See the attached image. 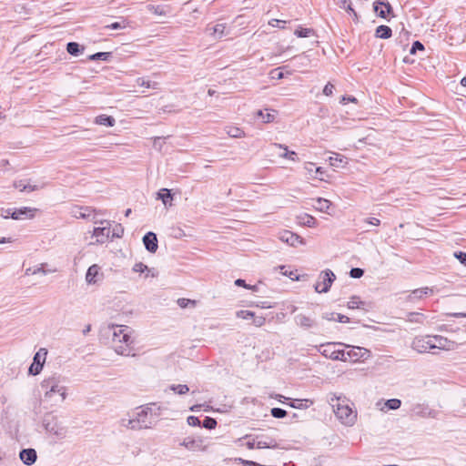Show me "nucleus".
Listing matches in <instances>:
<instances>
[{
	"instance_id": "e433bc0d",
	"label": "nucleus",
	"mask_w": 466,
	"mask_h": 466,
	"mask_svg": "<svg viewBox=\"0 0 466 466\" xmlns=\"http://www.w3.org/2000/svg\"><path fill=\"white\" fill-rule=\"evenodd\" d=\"M334 157H329V163L331 167H340L344 163V157L339 154H334Z\"/></svg>"
},
{
	"instance_id": "f8f14e48",
	"label": "nucleus",
	"mask_w": 466,
	"mask_h": 466,
	"mask_svg": "<svg viewBox=\"0 0 466 466\" xmlns=\"http://www.w3.org/2000/svg\"><path fill=\"white\" fill-rule=\"evenodd\" d=\"M348 360L358 361L359 360H367L370 357V351L362 347H351L349 351H345Z\"/></svg>"
},
{
	"instance_id": "4d7b16f0",
	"label": "nucleus",
	"mask_w": 466,
	"mask_h": 466,
	"mask_svg": "<svg viewBox=\"0 0 466 466\" xmlns=\"http://www.w3.org/2000/svg\"><path fill=\"white\" fill-rule=\"evenodd\" d=\"M285 24H286V21L279 20V19H272L268 22L269 25H271L273 27H280V28H283Z\"/></svg>"
},
{
	"instance_id": "a878e982",
	"label": "nucleus",
	"mask_w": 466,
	"mask_h": 466,
	"mask_svg": "<svg viewBox=\"0 0 466 466\" xmlns=\"http://www.w3.org/2000/svg\"><path fill=\"white\" fill-rule=\"evenodd\" d=\"M43 363L40 361V352H37L34 357V362L29 368V372L33 375L38 374L43 369Z\"/></svg>"
},
{
	"instance_id": "052dcab7",
	"label": "nucleus",
	"mask_w": 466,
	"mask_h": 466,
	"mask_svg": "<svg viewBox=\"0 0 466 466\" xmlns=\"http://www.w3.org/2000/svg\"><path fill=\"white\" fill-rule=\"evenodd\" d=\"M123 232V228L118 225L113 231L111 230V238H121Z\"/></svg>"
},
{
	"instance_id": "2eb2a0df",
	"label": "nucleus",
	"mask_w": 466,
	"mask_h": 466,
	"mask_svg": "<svg viewBox=\"0 0 466 466\" xmlns=\"http://www.w3.org/2000/svg\"><path fill=\"white\" fill-rule=\"evenodd\" d=\"M36 208L23 207L20 208H15L12 213V218L15 220L33 218L35 215Z\"/></svg>"
},
{
	"instance_id": "aec40b11",
	"label": "nucleus",
	"mask_w": 466,
	"mask_h": 466,
	"mask_svg": "<svg viewBox=\"0 0 466 466\" xmlns=\"http://www.w3.org/2000/svg\"><path fill=\"white\" fill-rule=\"evenodd\" d=\"M257 439V449H276L278 448L277 441L271 437H256Z\"/></svg>"
},
{
	"instance_id": "69168bd1",
	"label": "nucleus",
	"mask_w": 466,
	"mask_h": 466,
	"mask_svg": "<svg viewBox=\"0 0 466 466\" xmlns=\"http://www.w3.org/2000/svg\"><path fill=\"white\" fill-rule=\"evenodd\" d=\"M270 75L273 79H282L284 77V74L279 69L272 70Z\"/></svg>"
},
{
	"instance_id": "39448f33",
	"label": "nucleus",
	"mask_w": 466,
	"mask_h": 466,
	"mask_svg": "<svg viewBox=\"0 0 466 466\" xmlns=\"http://www.w3.org/2000/svg\"><path fill=\"white\" fill-rule=\"evenodd\" d=\"M154 407L155 404H147L135 413L134 416L143 429H150L155 423V417L159 415V408Z\"/></svg>"
},
{
	"instance_id": "49530a36",
	"label": "nucleus",
	"mask_w": 466,
	"mask_h": 466,
	"mask_svg": "<svg viewBox=\"0 0 466 466\" xmlns=\"http://www.w3.org/2000/svg\"><path fill=\"white\" fill-rule=\"evenodd\" d=\"M237 317L243 319H252V318H254V312L250 310H239L237 312Z\"/></svg>"
},
{
	"instance_id": "58836bf2",
	"label": "nucleus",
	"mask_w": 466,
	"mask_h": 466,
	"mask_svg": "<svg viewBox=\"0 0 466 466\" xmlns=\"http://www.w3.org/2000/svg\"><path fill=\"white\" fill-rule=\"evenodd\" d=\"M169 389L178 395H185L189 391V388L186 384L171 385Z\"/></svg>"
},
{
	"instance_id": "ddd939ff",
	"label": "nucleus",
	"mask_w": 466,
	"mask_h": 466,
	"mask_svg": "<svg viewBox=\"0 0 466 466\" xmlns=\"http://www.w3.org/2000/svg\"><path fill=\"white\" fill-rule=\"evenodd\" d=\"M412 414L420 418H436L438 411L431 409L429 406L421 403L415 404L412 407Z\"/></svg>"
},
{
	"instance_id": "6ab92c4d",
	"label": "nucleus",
	"mask_w": 466,
	"mask_h": 466,
	"mask_svg": "<svg viewBox=\"0 0 466 466\" xmlns=\"http://www.w3.org/2000/svg\"><path fill=\"white\" fill-rule=\"evenodd\" d=\"M294 320L298 326H299L305 329L313 328L316 325V321L313 318H311L310 316L304 315V314L296 315L294 318Z\"/></svg>"
},
{
	"instance_id": "f704fd0d",
	"label": "nucleus",
	"mask_w": 466,
	"mask_h": 466,
	"mask_svg": "<svg viewBox=\"0 0 466 466\" xmlns=\"http://www.w3.org/2000/svg\"><path fill=\"white\" fill-rule=\"evenodd\" d=\"M122 425L127 429L135 431H139L143 429L142 427H140V424L138 423L135 416L132 419L122 420Z\"/></svg>"
},
{
	"instance_id": "423d86ee",
	"label": "nucleus",
	"mask_w": 466,
	"mask_h": 466,
	"mask_svg": "<svg viewBox=\"0 0 466 466\" xmlns=\"http://www.w3.org/2000/svg\"><path fill=\"white\" fill-rule=\"evenodd\" d=\"M44 427L46 431L55 436L57 440H64L67 437L68 429L56 417H46L44 419Z\"/></svg>"
},
{
	"instance_id": "4c0bfd02",
	"label": "nucleus",
	"mask_w": 466,
	"mask_h": 466,
	"mask_svg": "<svg viewBox=\"0 0 466 466\" xmlns=\"http://www.w3.org/2000/svg\"><path fill=\"white\" fill-rule=\"evenodd\" d=\"M257 117L261 118L263 123H270L275 119V115L269 112L265 113L262 110H258L256 113Z\"/></svg>"
},
{
	"instance_id": "8fccbe9b",
	"label": "nucleus",
	"mask_w": 466,
	"mask_h": 466,
	"mask_svg": "<svg viewBox=\"0 0 466 466\" xmlns=\"http://www.w3.org/2000/svg\"><path fill=\"white\" fill-rule=\"evenodd\" d=\"M363 274H364L363 269H361L360 268H353L350 271V275L353 279H360V277L363 276Z\"/></svg>"
},
{
	"instance_id": "c9c22d12",
	"label": "nucleus",
	"mask_w": 466,
	"mask_h": 466,
	"mask_svg": "<svg viewBox=\"0 0 466 466\" xmlns=\"http://www.w3.org/2000/svg\"><path fill=\"white\" fill-rule=\"evenodd\" d=\"M211 29H212V35L216 38H221L224 35H226V34H225L226 25L225 24H218V25H214Z\"/></svg>"
},
{
	"instance_id": "13d9d810",
	"label": "nucleus",
	"mask_w": 466,
	"mask_h": 466,
	"mask_svg": "<svg viewBox=\"0 0 466 466\" xmlns=\"http://www.w3.org/2000/svg\"><path fill=\"white\" fill-rule=\"evenodd\" d=\"M252 320H253V324L257 327H261L264 325L266 319L264 317L262 316H255L254 315V318H252Z\"/></svg>"
},
{
	"instance_id": "b1692460",
	"label": "nucleus",
	"mask_w": 466,
	"mask_h": 466,
	"mask_svg": "<svg viewBox=\"0 0 466 466\" xmlns=\"http://www.w3.org/2000/svg\"><path fill=\"white\" fill-rule=\"evenodd\" d=\"M426 317L420 312H409L406 314L405 320L410 323L422 324Z\"/></svg>"
},
{
	"instance_id": "4be33fe9",
	"label": "nucleus",
	"mask_w": 466,
	"mask_h": 466,
	"mask_svg": "<svg viewBox=\"0 0 466 466\" xmlns=\"http://www.w3.org/2000/svg\"><path fill=\"white\" fill-rule=\"evenodd\" d=\"M432 289L430 288L417 289H414L408 297L407 300L410 302H414L416 299H420L424 295L428 293H432Z\"/></svg>"
},
{
	"instance_id": "603ef678",
	"label": "nucleus",
	"mask_w": 466,
	"mask_h": 466,
	"mask_svg": "<svg viewBox=\"0 0 466 466\" xmlns=\"http://www.w3.org/2000/svg\"><path fill=\"white\" fill-rule=\"evenodd\" d=\"M133 270L135 272L144 273L145 271L148 270V268L147 265L143 264L142 262H139L134 265Z\"/></svg>"
},
{
	"instance_id": "de8ad7c7",
	"label": "nucleus",
	"mask_w": 466,
	"mask_h": 466,
	"mask_svg": "<svg viewBox=\"0 0 466 466\" xmlns=\"http://www.w3.org/2000/svg\"><path fill=\"white\" fill-rule=\"evenodd\" d=\"M312 33V29L309 28H299L295 31V35L298 37H309Z\"/></svg>"
},
{
	"instance_id": "7ed1b4c3",
	"label": "nucleus",
	"mask_w": 466,
	"mask_h": 466,
	"mask_svg": "<svg viewBox=\"0 0 466 466\" xmlns=\"http://www.w3.org/2000/svg\"><path fill=\"white\" fill-rule=\"evenodd\" d=\"M454 342L440 335L416 336L411 342V349L418 353H435L433 350H451Z\"/></svg>"
},
{
	"instance_id": "6e6d98bb",
	"label": "nucleus",
	"mask_w": 466,
	"mask_h": 466,
	"mask_svg": "<svg viewBox=\"0 0 466 466\" xmlns=\"http://www.w3.org/2000/svg\"><path fill=\"white\" fill-rule=\"evenodd\" d=\"M454 257L464 266H466V253L458 251L454 253Z\"/></svg>"
},
{
	"instance_id": "3c124183",
	"label": "nucleus",
	"mask_w": 466,
	"mask_h": 466,
	"mask_svg": "<svg viewBox=\"0 0 466 466\" xmlns=\"http://www.w3.org/2000/svg\"><path fill=\"white\" fill-rule=\"evenodd\" d=\"M316 219L315 218H313L312 216L310 215H305V218H304V221H303V224L305 226H308V227H310V228H313L316 226Z\"/></svg>"
},
{
	"instance_id": "f257e3e1",
	"label": "nucleus",
	"mask_w": 466,
	"mask_h": 466,
	"mask_svg": "<svg viewBox=\"0 0 466 466\" xmlns=\"http://www.w3.org/2000/svg\"><path fill=\"white\" fill-rule=\"evenodd\" d=\"M103 336L116 353L122 356H135L134 339L131 329L124 325L110 324L102 330Z\"/></svg>"
},
{
	"instance_id": "6e6552de",
	"label": "nucleus",
	"mask_w": 466,
	"mask_h": 466,
	"mask_svg": "<svg viewBox=\"0 0 466 466\" xmlns=\"http://www.w3.org/2000/svg\"><path fill=\"white\" fill-rule=\"evenodd\" d=\"M335 279L336 276L330 269L321 271L314 286L315 291L318 293H327Z\"/></svg>"
},
{
	"instance_id": "864d4df0",
	"label": "nucleus",
	"mask_w": 466,
	"mask_h": 466,
	"mask_svg": "<svg viewBox=\"0 0 466 466\" xmlns=\"http://www.w3.org/2000/svg\"><path fill=\"white\" fill-rule=\"evenodd\" d=\"M244 439H248V441L245 442V445L248 449L253 450L257 448V439L252 438L250 439L249 436H246Z\"/></svg>"
},
{
	"instance_id": "412c9836",
	"label": "nucleus",
	"mask_w": 466,
	"mask_h": 466,
	"mask_svg": "<svg viewBox=\"0 0 466 466\" xmlns=\"http://www.w3.org/2000/svg\"><path fill=\"white\" fill-rule=\"evenodd\" d=\"M44 184L41 185V186H38V185H30L29 183H25V180H19V181H15L14 183V187L15 188H17L20 192H31V191H35V190H39L41 188L44 187Z\"/></svg>"
},
{
	"instance_id": "09e8293b",
	"label": "nucleus",
	"mask_w": 466,
	"mask_h": 466,
	"mask_svg": "<svg viewBox=\"0 0 466 466\" xmlns=\"http://www.w3.org/2000/svg\"><path fill=\"white\" fill-rule=\"evenodd\" d=\"M314 163L312 162H307L305 163L304 165V168L306 169V171L308 172V174L311 177H314V178H317V176L315 174V169H314Z\"/></svg>"
},
{
	"instance_id": "c756f323",
	"label": "nucleus",
	"mask_w": 466,
	"mask_h": 466,
	"mask_svg": "<svg viewBox=\"0 0 466 466\" xmlns=\"http://www.w3.org/2000/svg\"><path fill=\"white\" fill-rule=\"evenodd\" d=\"M391 29L388 25H380L376 29L375 35L378 38L388 39L391 36Z\"/></svg>"
},
{
	"instance_id": "f03ea898",
	"label": "nucleus",
	"mask_w": 466,
	"mask_h": 466,
	"mask_svg": "<svg viewBox=\"0 0 466 466\" xmlns=\"http://www.w3.org/2000/svg\"><path fill=\"white\" fill-rule=\"evenodd\" d=\"M43 391L42 400L51 406H56L65 401L67 396V388L65 380L60 375H51L43 380L40 384Z\"/></svg>"
},
{
	"instance_id": "dca6fc26",
	"label": "nucleus",
	"mask_w": 466,
	"mask_h": 466,
	"mask_svg": "<svg viewBox=\"0 0 466 466\" xmlns=\"http://www.w3.org/2000/svg\"><path fill=\"white\" fill-rule=\"evenodd\" d=\"M19 458L24 464L31 466L36 461L37 454L35 449H23L19 453Z\"/></svg>"
},
{
	"instance_id": "5fc2aeb1",
	"label": "nucleus",
	"mask_w": 466,
	"mask_h": 466,
	"mask_svg": "<svg viewBox=\"0 0 466 466\" xmlns=\"http://www.w3.org/2000/svg\"><path fill=\"white\" fill-rule=\"evenodd\" d=\"M127 25L126 24L123 22V23H120V22H114L106 26V28H109V29H114V30H117V29H123V28H126Z\"/></svg>"
},
{
	"instance_id": "1a4fd4ad",
	"label": "nucleus",
	"mask_w": 466,
	"mask_h": 466,
	"mask_svg": "<svg viewBox=\"0 0 466 466\" xmlns=\"http://www.w3.org/2000/svg\"><path fill=\"white\" fill-rule=\"evenodd\" d=\"M318 350L328 359L333 360L348 361L345 351L343 350H337L335 343L321 344L318 348Z\"/></svg>"
},
{
	"instance_id": "9d476101",
	"label": "nucleus",
	"mask_w": 466,
	"mask_h": 466,
	"mask_svg": "<svg viewBox=\"0 0 466 466\" xmlns=\"http://www.w3.org/2000/svg\"><path fill=\"white\" fill-rule=\"evenodd\" d=\"M100 226L94 228L93 237L96 238V243H106L111 238V224L107 220L99 222Z\"/></svg>"
},
{
	"instance_id": "2f4dec72",
	"label": "nucleus",
	"mask_w": 466,
	"mask_h": 466,
	"mask_svg": "<svg viewBox=\"0 0 466 466\" xmlns=\"http://www.w3.org/2000/svg\"><path fill=\"white\" fill-rule=\"evenodd\" d=\"M323 318L328 320H335V321H339L341 323H348L350 321L349 317L339 314V313H333V312L324 314Z\"/></svg>"
},
{
	"instance_id": "bb28decb",
	"label": "nucleus",
	"mask_w": 466,
	"mask_h": 466,
	"mask_svg": "<svg viewBox=\"0 0 466 466\" xmlns=\"http://www.w3.org/2000/svg\"><path fill=\"white\" fill-rule=\"evenodd\" d=\"M226 133L233 138H241L246 136L245 132L238 127L228 126L225 127Z\"/></svg>"
},
{
	"instance_id": "ea45409f",
	"label": "nucleus",
	"mask_w": 466,
	"mask_h": 466,
	"mask_svg": "<svg viewBox=\"0 0 466 466\" xmlns=\"http://www.w3.org/2000/svg\"><path fill=\"white\" fill-rule=\"evenodd\" d=\"M308 402L312 404V401L309 400H294L289 405L296 409H307L309 406L307 404Z\"/></svg>"
},
{
	"instance_id": "cd10ccee",
	"label": "nucleus",
	"mask_w": 466,
	"mask_h": 466,
	"mask_svg": "<svg viewBox=\"0 0 466 466\" xmlns=\"http://www.w3.org/2000/svg\"><path fill=\"white\" fill-rule=\"evenodd\" d=\"M157 198L161 199L166 207L172 205L171 201L173 197L170 193V190L167 188L160 189L159 192L157 193Z\"/></svg>"
},
{
	"instance_id": "7c9ffc66",
	"label": "nucleus",
	"mask_w": 466,
	"mask_h": 466,
	"mask_svg": "<svg viewBox=\"0 0 466 466\" xmlns=\"http://www.w3.org/2000/svg\"><path fill=\"white\" fill-rule=\"evenodd\" d=\"M349 309H362L367 310L364 306H366V302L362 301L360 297L352 296L348 302Z\"/></svg>"
},
{
	"instance_id": "9b49d317",
	"label": "nucleus",
	"mask_w": 466,
	"mask_h": 466,
	"mask_svg": "<svg viewBox=\"0 0 466 466\" xmlns=\"http://www.w3.org/2000/svg\"><path fill=\"white\" fill-rule=\"evenodd\" d=\"M278 238L280 241L287 243L291 247H297L298 245H305V240L296 233L289 230H281L278 234Z\"/></svg>"
},
{
	"instance_id": "a211bd4d",
	"label": "nucleus",
	"mask_w": 466,
	"mask_h": 466,
	"mask_svg": "<svg viewBox=\"0 0 466 466\" xmlns=\"http://www.w3.org/2000/svg\"><path fill=\"white\" fill-rule=\"evenodd\" d=\"M314 203L312 204L313 208L320 212L327 213L329 215L332 214V203L322 198H318L317 199L313 200Z\"/></svg>"
},
{
	"instance_id": "338daca9",
	"label": "nucleus",
	"mask_w": 466,
	"mask_h": 466,
	"mask_svg": "<svg viewBox=\"0 0 466 466\" xmlns=\"http://www.w3.org/2000/svg\"><path fill=\"white\" fill-rule=\"evenodd\" d=\"M235 285L236 286H238V287H244L248 289H254L255 287H251L249 285H247L245 280L244 279H238L237 280H235Z\"/></svg>"
},
{
	"instance_id": "0eeeda50",
	"label": "nucleus",
	"mask_w": 466,
	"mask_h": 466,
	"mask_svg": "<svg viewBox=\"0 0 466 466\" xmlns=\"http://www.w3.org/2000/svg\"><path fill=\"white\" fill-rule=\"evenodd\" d=\"M179 446L189 451H206L208 448L206 439L200 436H187L181 440Z\"/></svg>"
},
{
	"instance_id": "79ce46f5",
	"label": "nucleus",
	"mask_w": 466,
	"mask_h": 466,
	"mask_svg": "<svg viewBox=\"0 0 466 466\" xmlns=\"http://www.w3.org/2000/svg\"><path fill=\"white\" fill-rule=\"evenodd\" d=\"M111 56L109 52H98L89 56L90 60H107Z\"/></svg>"
},
{
	"instance_id": "a18cd8bd",
	"label": "nucleus",
	"mask_w": 466,
	"mask_h": 466,
	"mask_svg": "<svg viewBox=\"0 0 466 466\" xmlns=\"http://www.w3.org/2000/svg\"><path fill=\"white\" fill-rule=\"evenodd\" d=\"M271 415L274 418L282 419V418L286 417L287 411L285 410H283V409H280V408H273L271 410Z\"/></svg>"
},
{
	"instance_id": "0e129e2a",
	"label": "nucleus",
	"mask_w": 466,
	"mask_h": 466,
	"mask_svg": "<svg viewBox=\"0 0 466 466\" xmlns=\"http://www.w3.org/2000/svg\"><path fill=\"white\" fill-rule=\"evenodd\" d=\"M147 9L150 11V12H153L154 14L156 15H164V12L162 11L161 7L159 5L157 6H155V5H149L147 6Z\"/></svg>"
},
{
	"instance_id": "4468645a",
	"label": "nucleus",
	"mask_w": 466,
	"mask_h": 466,
	"mask_svg": "<svg viewBox=\"0 0 466 466\" xmlns=\"http://www.w3.org/2000/svg\"><path fill=\"white\" fill-rule=\"evenodd\" d=\"M103 278V273L100 271V267L96 264L90 266L86 274V281L87 284H96Z\"/></svg>"
},
{
	"instance_id": "f3484780",
	"label": "nucleus",
	"mask_w": 466,
	"mask_h": 466,
	"mask_svg": "<svg viewBox=\"0 0 466 466\" xmlns=\"http://www.w3.org/2000/svg\"><path fill=\"white\" fill-rule=\"evenodd\" d=\"M145 248L151 253H155L158 248L157 235L153 232H147L143 237Z\"/></svg>"
},
{
	"instance_id": "5701e85b",
	"label": "nucleus",
	"mask_w": 466,
	"mask_h": 466,
	"mask_svg": "<svg viewBox=\"0 0 466 466\" xmlns=\"http://www.w3.org/2000/svg\"><path fill=\"white\" fill-rule=\"evenodd\" d=\"M374 10L380 17L385 18L386 14L391 11V6L389 3L379 1L374 4Z\"/></svg>"
},
{
	"instance_id": "680f3d73",
	"label": "nucleus",
	"mask_w": 466,
	"mask_h": 466,
	"mask_svg": "<svg viewBox=\"0 0 466 466\" xmlns=\"http://www.w3.org/2000/svg\"><path fill=\"white\" fill-rule=\"evenodd\" d=\"M187 423L188 425L190 426H199L200 425V420L198 417L196 416H189L187 417Z\"/></svg>"
},
{
	"instance_id": "a19ab883",
	"label": "nucleus",
	"mask_w": 466,
	"mask_h": 466,
	"mask_svg": "<svg viewBox=\"0 0 466 466\" xmlns=\"http://www.w3.org/2000/svg\"><path fill=\"white\" fill-rule=\"evenodd\" d=\"M137 84L140 86H144V87H147V88H154V89H157V86H158V83L157 82H154V83H151L150 81L148 80H146L145 78L143 77H138L137 80H136Z\"/></svg>"
},
{
	"instance_id": "c03bdc74",
	"label": "nucleus",
	"mask_w": 466,
	"mask_h": 466,
	"mask_svg": "<svg viewBox=\"0 0 466 466\" xmlns=\"http://www.w3.org/2000/svg\"><path fill=\"white\" fill-rule=\"evenodd\" d=\"M202 426L206 429L212 430L217 426V420L211 417H206L203 420Z\"/></svg>"
},
{
	"instance_id": "bf43d9fd",
	"label": "nucleus",
	"mask_w": 466,
	"mask_h": 466,
	"mask_svg": "<svg viewBox=\"0 0 466 466\" xmlns=\"http://www.w3.org/2000/svg\"><path fill=\"white\" fill-rule=\"evenodd\" d=\"M417 50H424V46L420 41H415L413 43L410 53L415 54Z\"/></svg>"
},
{
	"instance_id": "393cba45",
	"label": "nucleus",
	"mask_w": 466,
	"mask_h": 466,
	"mask_svg": "<svg viewBox=\"0 0 466 466\" xmlns=\"http://www.w3.org/2000/svg\"><path fill=\"white\" fill-rule=\"evenodd\" d=\"M95 123L106 127H113L116 119L111 116L99 115L95 118Z\"/></svg>"
},
{
	"instance_id": "c85d7f7f",
	"label": "nucleus",
	"mask_w": 466,
	"mask_h": 466,
	"mask_svg": "<svg viewBox=\"0 0 466 466\" xmlns=\"http://www.w3.org/2000/svg\"><path fill=\"white\" fill-rule=\"evenodd\" d=\"M84 46H80V45L76 42H69L66 45V51L71 56H77L84 52Z\"/></svg>"
},
{
	"instance_id": "72a5a7b5",
	"label": "nucleus",
	"mask_w": 466,
	"mask_h": 466,
	"mask_svg": "<svg viewBox=\"0 0 466 466\" xmlns=\"http://www.w3.org/2000/svg\"><path fill=\"white\" fill-rule=\"evenodd\" d=\"M401 405V400L399 399H390L384 402V406L380 408V410L386 411L390 410H398Z\"/></svg>"
},
{
	"instance_id": "20e7f679",
	"label": "nucleus",
	"mask_w": 466,
	"mask_h": 466,
	"mask_svg": "<svg viewBox=\"0 0 466 466\" xmlns=\"http://www.w3.org/2000/svg\"><path fill=\"white\" fill-rule=\"evenodd\" d=\"M329 401L341 424L352 426L356 422L357 411L352 410L345 397L330 394Z\"/></svg>"
},
{
	"instance_id": "774afa93",
	"label": "nucleus",
	"mask_w": 466,
	"mask_h": 466,
	"mask_svg": "<svg viewBox=\"0 0 466 466\" xmlns=\"http://www.w3.org/2000/svg\"><path fill=\"white\" fill-rule=\"evenodd\" d=\"M13 211H14V209H12V208L2 209L1 217L4 218H12Z\"/></svg>"
},
{
	"instance_id": "473e14b6",
	"label": "nucleus",
	"mask_w": 466,
	"mask_h": 466,
	"mask_svg": "<svg viewBox=\"0 0 466 466\" xmlns=\"http://www.w3.org/2000/svg\"><path fill=\"white\" fill-rule=\"evenodd\" d=\"M274 147L283 149L285 152L283 154H280L279 157L283 158H288L292 161H297V154L294 151H289L287 146L282 144H274Z\"/></svg>"
},
{
	"instance_id": "e2e57ef3",
	"label": "nucleus",
	"mask_w": 466,
	"mask_h": 466,
	"mask_svg": "<svg viewBox=\"0 0 466 466\" xmlns=\"http://www.w3.org/2000/svg\"><path fill=\"white\" fill-rule=\"evenodd\" d=\"M334 86L329 82L323 88V94L325 96H331L333 93Z\"/></svg>"
},
{
	"instance_id": "37998d69",
	"label": "nucleus",
	"mask_w": 466,
	"mask_h": 466,
	"mask_svg": "<svg viewBox=\"0 0 466 466\" xmlns=\"http://www.w3.org/2000/svg\"><path fill=\"white\" fill-rule=\"evenodd\" d=\"M278 268L280 270L282 275L287 276V277L290 278L291 279H297V280L299 279L296 274V271H292V270L289 271L286 269L285 266H279V267H278Z\"/></svg>"
}]
</instances>
